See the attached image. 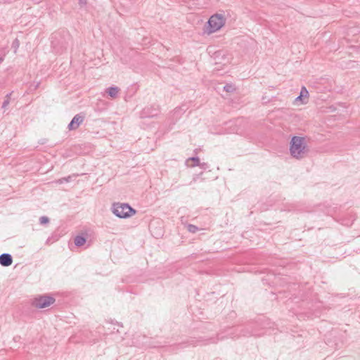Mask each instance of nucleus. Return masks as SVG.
<instances>
[{"mask_svg":"<svg viewBox=\"0 0 360 360\" xmlns=\"http://www.w3.org/2000/svg\"><path fill=\"white\" fill-rule=\"evenodd\" d=\"M290 151L293 158L296 159L303 158L308 152L305 138L293 136L290 141Z\"/></svg>","mask_w":360,"mask_h":360,"instance_id":"nucleus-1","label":"nucleus"},{"mask_svg":"<svg viewBox=\"0 0 360 360\" xmlns=\"http://www.w3.org/2000/svg\"><path fill=\"white\" fill-rule=\"evenodd\" d=\"M112 211L115 216L124 219L136 214V210L127 203H114Z\"/></svg>","mask_w":360,"mask_h":360,"instance_id":"nucleus-2","label":"nucleus"},{"mask_svg":"<svg viewBox=\"0 0 360 360\" xmlns=\"http://www.w3.org/2000/svg\"><path fill=\"white\" fill-rule=\"evenodd\" d=\"M56 299L48 295H39L32 300V305L38 309H44L53 304Z\"/></svg>","mask_w":360,"mask_h":360,"instance_id":"nucleus-3","label":"nucleus"},{"mask_svg":"<svg viewBox=\"0 0 360 360\" xmlns=\"http://www.w3.org/2000/svg\"><path fill=\"white\" fill-rule=\"evenodd\" d=\"M225 23V18L221 14H214L208 20L210 32H214L220 30Z\"/></svg>","mask_w":360,"mask_h":360,"instance_id":"nucleus-4","label":"nucleus"},{"mask_svg":"<svg viewBox=\"0 0 360 360\" xmlns=\"http://www.w3.org/2000/svg\"><path fill=\"white\" fill-rule=\"evenodd\" d=\"M84 116L77 114L74 116L70 124H68L69 130H75L84 122Z\"/></svg>","mask_w":360,"mask_h":360,"instance_id":"nucleus-5","label":"nucleus"},{"mask_svg":"<svg viewBox=\"0 0 360 360\" xmlns=\"http://www.w3.org/2000/svg\"><path fill=\"white\" fill-rule=\"evenodd\" d=\"M158 108H155V107H146L145 108L143 109L141 113V117H153L155 115H158Z\"/></svg>","mask_w":360,"mask_h":360,"instance_id":"nucleus-6","label":"nucleus"},{"mask_svg":"<svg viewBox=\"0 0 360 360\" xmlns=\"http://www.w3.org/2000/svg\"><path fill=\"white\" fill-rule=\"evenodd\" d=\"M13 263V257L8 253H3L0 255V264L3 266H9Z\"/></svg>","mask_w":360,"mask_h":360,"instance_id":"nucleus-7","label":"nucleus"},{"mask_svg":"<svg viewBox=\"0 0 360 360\" xmlns=\"http://www.w3.org/2000/svg\"><path fill=\"white\" fill-rule=\"evenodd\" d=\"M119 88L117 86H110L107 89L106 92L108 94V95L112 98H115L117 96L119 93Z\"/></svg>","mask_w":360,"mask_h":360,"instance_id":"nucleus-8","label":"nucleus"},{"mask_svg":"<svg viewBox=\"0 0 360 360\" xmlns=\"http://www.w3.org/2000/svg\"><path fill=\"white\" fill-rule=\"evenodd\" d=\"M86 241V238L82 236H77L74 240L75 245L77 247L84 245Z\"/></svg>","mask_w":360,"mask_h":360,"instance_id":"nucleus-9","label":"nucleus"},{"mask_svg":"<svg viewBox=\"0 0 360 360\" xmlns=\"http://www.w3.org/2000/svg\"><path fill=\"white\" fill-rule=\"evenodd\" d=\"M309 92L305 86H302L300 93V96L295 98V101L302 100L303 98H308Z\"/></svg>","mask_w":360,"mask_h":360,"instance_id":"nucleus-10","label":"nucleus"},{"mask_svg":"<svg viewBox=\"0 0 360 360\" xmlns=\"http://www.w3.org/2000/svg\"><path fill=\"white\" fill-rule=\"evenodd\" d=\"M190 161H192L193 162L192 165H191V167H192L198 166V165H200V159L198 157L189 158L188 159H187L186 163L188 164V162Z\"/></svg>","mask_w":360,"mask_h":360,"instance_id":"nucleus-11","label":"nucleus"},{"mask_svg":"<svg viewBox=\"0 0 360 360\" xmlns=\"http://www.w3.org/2000/svg\"><path fill=\"white\" fill-rule=\"evenodd\" d=\"M75 176H76V175L74 174V175H70L67 177L61 178L57 181V183L61 184L65 182H66V183L70 182L72 180V179Z\"/></svg>","mask_w":360,"mask_h":360,"instance_id":"nucleus-12","label":"nucleus"},{"mask_svg":"<svg viewBox=\"0 0 360 360\" xmlns=\"http://www.w3.org/2000/svg\"><path fill=\"white\" fill-rule=\"evenodd\" d=\"M11 95V94H6L5 100L2 104V108L6 109L7 108V106L9 105Z\"/></svg>","mask_w":360,"mask_h":360,"instance_id":"nucleus-13","label":"nucleus"},{"mask_svg":"<svg viewBox=\"0 0 360 360\" xmlns=\"http://www.w3.org/2000/svg\"><path fill=\"white\" fill-rule=\"evenodd\" d=\"M187 229L190 233H195L198 231V228L193 224H188Z\"/></svg>","mask_w":360,"mask_h":360,"instance_id":"nucleus-14","label":"nucleus"},{"mask_svg":"<svg viewBox=\"0 0 360 360\" xmlns=\"http://www.w3.org/2000/svg\"><path fill=\"white\" fill-rule=\"evenodd\" d=\"M234 89L233 86L231 84H226L224 86V90L226 92H233Z\"/></svg>","mask_w":360,"mask_h":360,"instance_id":"nucleus-15","label":"nucleus"},{"mask_svg":"<svg viewBox=\"0 0 360 360\" xmlns=\"http://www.w3.org/2000/svg\"><path fill=\"white\" fill-rule=\"evenodd\" d=\"M49 221V219L47 217L43 216L39 218V222L41 224H47Z\"/></svg>","mask_w":360,"mask_h":360,"instance_id":"nucleus-16","label":"nucleus"},{"mask_svg":"<svg viewBox=\"0 0 360 360\" xmlns=\"http://www.w3.org/2000/svg\"><path fill=\"white\" fill-rule=\"evenodd\" d=\"M87 4V0H79V5L81 8L85 6Z\"/></svg>","mask_w":360,"mask_h":360,"instance_id":"nucleus-17","label":"nucleus"},{"mask_svg":"<svg viewBox=\"0 0 360 360\" xmlns=\"http://www.w3.org/2000/svg\"><path fill=\"white\" fill-rule=\"evenodd\" d=\"M198 166L200 167V168H202L203 169H206L208 167L207 164L205 162H203V163L200 162V165H198Z\"/></svg>","mask_w":360,"mask_h":360,"instance_id":"nucleus-18","label":"nucleus"},{"mask_svg":"<svg viewBox=\"0 0 360 360\" xmlns=\"http://www.w3.org/2000/svg\"><path fill=\"white\" fill-rule=\"evenodd\" d=\"M198 178V175H196L195 176H194L193 179V181H194V182L196 181Z\"/></svg>","mask_w":360,"mask_h":360,"instance_id":"nucleus-19","label":"nucleus"},{"mask_svg":"<svg viewBox=\"0 0 360 360\" xmlns=\"http://www.w3.org/2000/svg\"><path fill=\"white\" fill-rule=\"evenodd\" d=\"M1 60V58H0V61Z\"/></svg>","mask_w":360,"mask_h":360,"instance_id":"nucleus-20","label":"nucleus"}]
</instances>
